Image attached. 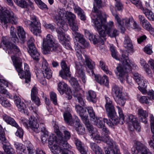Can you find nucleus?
<instances>
[{
	"label": "nucleus",
	"mask_w": 154,
	"mask_h": 154,
	"mask_svg": "<svg viewBox=\"0 0 154 154\" xmlns=\"http://www.w3.org/2000/svg\"><path fill=\"white\" fill-rule=\"evenodd\" d=\"M94 75L95 80L98 83L106 86L109 85L108 79L106 76L105 75L102 77L100 75H96L95 74Z\"/></svg>",
	"instance_id": "obj_32"
},
{
	"label": "nucleus",
	"mask_w": 154,
	"mask_h": 154,
	"mask_svg": "<svg viewBox=\"0 0 154 154\" xmlns=\"http://www.w3.org/2000/svg\"><path fill=\"white\" fill-rule=\"evenodd\" d=\"M110 10L113 15L115 17L116 20L117 21L119 28L121 30V32L124 33L125 30V26H129L133 23L134 19L132 18H125L121 20L118 15L113 13V9L111 8Z\"/></svg>",
	"instance_id": "obj_14"
},
{
	"label": "nucleus",
	"mask_w": 154,
	"mask_h": 154,
	"mask_svg": "<svg viewBox=\"0 0 154 154\" xmlns=\"http://www.w3.org/2000/svg\"><path fill=\"white\" fill-rule=\"evenodd\" d=\"M150 124L151 131L152 133L153 134L152 138L153 141H154V117L152 116L150 117ZM149 145L151 148H152L154 151V143L152 140H150L149 142Z\"/></svg>",
	"instance_id": "obj_38"
},
{
	"label": "nucleus",
	"mask_w": 154,
	"mask_h": 154,
	"mask_svg": "<svg viewBox=\"0 0 154 154\" xmlns=\"http://www.w3.org/2000/svg\"><path fill=\"white\" fill-rule=\"evenodd\" d=\"M87 113L88 114L91 118L90 119L93 121H95L97 119V117L96 116L95 113L92 107H89L87 108Z\"/></svg>",
	"instance_id": "obj_48"
},
{
	"label": "nucleus",
	"mask_w": 154,
	"mask_h": 154,
	"mask_svg": "<svg viewBox=\"0 0 154 154\" xmlns=\"http://www.w3.org/2000/svg\"><path fill=\"white\" fill-rule=\"evenodd\" d=\"M148 99H149V97L146 96H143L140 97L139 101L142 103L147 104L149 103L148 100Z\"/></svg>",
	"instance_id": "obj_62"
},
{
	"label": "nucleus",
	"mask_w": 154,
	"mask_h": 154,
	"mask_svg": "<svg viewBox=\"0 0 154 154\" xmlns=\"http://www.w3.org/2000/svg\"><path fill=\"white\" fill-rule=\"evenodd\" d=\"M2 42L3 44L5 45L6 48V51L9 54H11L13 53L15 54L16 55H14L13 57H11V58L14 56H16L19 57L17 56H19L21 55V52L20 49L15 44H12V43L9 42L6 39H3L2 40Z\"/></svg>",
	"instance_id": "obj_15"
},
{
	"label": "nucleus",
	"mask_w": 154,
	"mask_h": 154,
	"mask_svg": "<svg viewBox=\"0 0 154 154\" xmlns=\"http://www.w3.org/2000/svg\"><path fill=\"white\" fill-rule=\"evenodd\" d=\"M90 136L95 142L97 143H100L101 141L103 142L104 138L103 137H101L97 133V131L94 132L92 135H90Z\"/></svg>",
	"instance_id": "obj_43"
},
{
	"label": "nucleus",
	"mask_w": 154,
	"mask_h": 154,
	"mask_svg": "<svg viewBox=\"0 0 154 154\" xmlns=\"http://www.w3.org/2000/svg\"><path fill=\"white\" fill-rule=\"evenodd\" d=\"M5 86L8 87V84L7 82L4 79H0V92L2 94H7V90Z\"/></svg>",
	"instance_id": "obj_41"
},
{
	"label": "nucleus",
	"mask_w": 154,
	"mask_h": 154,
	"mask_svg": "<svg viewBox=\"0 0 154 154\" xmlns=\"http://www.w3.org/2000/svg\"><path fill=\"white\" fill-rule=\"evenodd\" d=\"M117 104L121 106H123L126 102V98L124 94L114 99Z\"/></svg>",
	"instance_id": "obj_45"
},
{
	"label": "nucleus",
	"mask_w": 154,
	"mask_h": 154,
	"mask_svg": "<svg viewBox=\"0 0 154 154\" xmlns=\"http://www.w3.org/2000/svg\"><path fill=\"white\" fill-rule=\"evenodd\" d=\"M141 9L143 11V13L145 14L146 16L148 19V16H150L151 15L153 14V13L148 8H144L143 7Z\"/></svg>",
	"instance_id": "obj_60"
},
{
	"label": "nucleus",
	"mask_w": 154,
	"mask_h": 154,
	"mask_svg": "<svg viewBox=\"0 0 154 154\" xmlns=\"http://www.w3.org/2000/svg\"><path fill=\"white\" fill-rule=\"evenodd\" d=\"M79 121L78 120V134H79L83 135L85 132V128L84 125Z\"/></svg>",
	"instance_id": "obj_50"
},
{
	"label": "nucleus",
	"mask_w": 154,
	"mask_h": 154,
	"mask_svg": "<svg viewBox=\"0 0 154 154\" xmlns=\"http://www.w3.org/2000/svg\"><path fill=\"white\" fill-rule=\"evenodd\" d=\"M90 146L91 149L96 154H104L101 148L96 143L91 142L90 143Z\"/></svg>",
	"instance_id": "obj_36"
},
{
	"label": "nucleus",
	"mask_w": 154,
	"mask_h": 154,
	"mask_svg": "<svg viewBox=\"0 0 154 154\" xmlns=\"http://www.w3.org/2000/svg\"><path fill=\"white\" fill-rule=\"evenodd\" d=\"M96 92L93 91L89 90L87 95V99L89 102L95 103L97 101Z\"/></svg>",
	"instance_id": "obj_37"
},
{
	"label": "nucleus",
	"mask_w": 154,
	"mask_h": 154,
	"mask_svg": "<svg viewBox=\"0 0 154 154\" xmlns=\"http://www.w3.org/2000/svg\"><path fill=\"white\" fill-rule=\"evenodd\" d=\"M112 144H107L109 145V148H105V154L107 152H108L109 154H121L119 149L118 146L115 145V143L112 141Z\"/></svg>",
	"instance_id": "obj_27"
},
{
	"label": "nucleus",
	"mask_w": 154,
	"mask_h": 154,
	"mask_svg": "<svg viewBox=\"0 0 154 154\" xmlns=\"http://www.w3.org/2000/svg\"><path fill=\"white\" fill-rule=\"evenodd\" d=\"M94 23L95 27L99 35L104 38L107 35L111 38H116L119 35V31L113 28V23L112 21L106 22V18L102 19Z\"/></svg>",
	"instance_id": "obj_2"
},
{
	"label": "nucleus",
	"mask_w": 154,
	"mask_h": 154,
	"mask_svg": "<svg viewBox=\"0 0 154 154\" xmlns=\"http://www.w3.org/2000/svg\"><path fill=\"white\" fill-rule=\"evenodd\" d=\"M57 90L60 94L64 93L69 94L70 92V90L67 84L64 82H61L58 83Z\"/></svg>",
	"instance_id": "obj_25"
},
{
	"label": "nucleus",
	"mask_w": 154,
	"mask_h": 154,
	"mask_svg": "<svg viewBox=\"0 0 154 154\" xmlns=\"http://www.w3.org/2000/svg\"><path fill=\"white\" fill-rule=\"evenodd\" d=\"M14 2L19 6L22 8H27L28 4L24 0H15Z\"/></svg>",
	"instance_id": "obj_49"
},
{
	"label": "nucleus",
	"mask_w": 154,
	"mask_h": 154,
	"mask_svg": "<svg viewBox=\"0 0 154 154\" xmlns=\"http://www.w3.org/2000/svg\"><path fill=\"white\" fill-rule=\"evenodd\" d=\"M0 140L2 141V143H4L8 141L5 137V133L4 130L2 127L0 125Z\"/></svg>",
	"instance_id": "obj_52"
},
{
	"label": "nucleus",
	"mask_w": 154,
	"mask_h": 154,
	"mask_svg": "<svg viewBox=\"0 0 154 154\" xmlns=\"http://www.w3.org/2000/svg\"><path fill=\"white\" fill-rule=\"evenodd\" d=\"M50 99L54 105L57 104V95L54 92H52L50 94Z\"/></svg>",
	"instance_id": "obj_58"
},
{
	"label": "nucleus",
	"mask_w": 154,
	"mask_h": 154,
	"mask_svg": "<svg viewBox=\"0 0 154 154\" xmlns=\"http://www.w3.org/2000/svg\"><path fill=\"white\" fill-rule=\"evenodd\" d=\"M79 84L78 83V87ZM78 90V111L79 116L83 122L89 120L88 119V114L87 109L84 107L85 104V102L84 92L80 88Z\"/></svg>",
	"instance_id": "obj_5"
},
{
	"label": "nucleus",
	"mask_w": 154,
	"mask_h": 154,
	"mask_svg": "<svg viewBox=\"0 0 154 154\" xmlns=\"http://www.w3.org/2000/svg\"><path fill=\"white\" fill-rule=\"evenodd\" d=\"M64 15V12L60 11L58 15L56 16L54 20L55 22L60 28H62L64 31H67L68 29V26L63 20V17Z\"/></svg>",
	"instance_id": "obj_19"
},
{
	"label": "nucleus",
	"mask_w": 154,
	"mask_h": 154,
	"mask_svg": "<svg viewBox=\"0 0 154 154\" xmlns=\"http://www.w3.org/2000/svg\"><path fill=\"white\" fill-rule=\"evenodd\" d=\"M0 103L5 107H10L11 106L9 102L7 100H5L2 97H0Z\"/></svg>",
	"instance_id": "obj_55"
},
{
	"label": "nucleus",
	"mask_w": 154,
	"mask_h": 154,
	"mask_svg": "<svg viewBox=\"0 0 154 154\" xmlns=\"http://www.w3.org/2000/svg\"><path fill=\"white\" fill-rule=\"evenodd\" d=\"M82 53L81 51L79 52L78 51V59L79 61V64L78 63V77L79 79L81 80L84 83L86 82V76L85 75L84 65L87 66L89 69L91 70L92 75H94V71L93 70L95 68V64L94 62L93 61L89 56L86 55H82L85 57V60L83 59Z\"/></svg>",
	"instance_id": "obj_3"
},
{
	"label": "nucleus",
	"mask_w": 154,
	"mask_h": 154,
	"mask_svg": "<svg viewBox=\"0 0 154 154\" xmlns=\"http://www.w3.org/2000/svg\"><path fill=\"white\" fill-rule=\"evenodd\" d=\"M48 142L49 146H52L54 143H57L56 136L53 135L50 136L48 140Z\"/></svg>",
	"instance_id": "obj_54"
},
{
	"label": "nucleus",
	"mask_w": 154,
	"mask_h": 154,
	"mask_svg": "<svg viewBox=\"0 0 154 154\" xmlns=\"http://www.w3.org/2000/svg\"><path fill=\"white\" fill-rule=\"evenodd\" d=\"M69 82L72 86L75 89V91H73V95L74 97H77V80L76 78L74 77H71L69 81Z\"/></svg>",
	"instance_id": "obj_44"
},
{
	"label": "nucleus",
	"mask_w": 154,
	"mask_h": 154,
	"mask_svg": "<svg viewBox=\"0 0 154 154\" xmlns=\"http://www.w3.org/2000/svg\"><path fill=\"white\" fill-rule=\"evenodd\" d=\"M95 3L94 5V10L92 11L90 14L91 18L92 20V22L94 23L96 21H99L106 18V17L102 15V11L99 10L102 7V2L101 0H94Z\"/></svg>",
	"instance_id": "obj_10"
},
{
	"label": "nucleus",
	"mask_w": 154,
	"mask_h": 154,
	"mask_svg": "<svg viewBox=\"0 0 154 154\" xmlns=\"http://www.w3.org/2000/svg\"><path fill=\"white\" fill-rule=\"evenodd\" d=\"M63 117L65 122L69 125L74 126V122H73L72 116L70 113L66 112L63 114Z\"/></svg>",
	"instance_id": "obj_40"
},
{
	"label": "nucleus",
	"mask_w": 154,
	"mask_h": 154,
	"mask_svg": "<svg viewBox=\"0 0 154 154\" xmlns=\"http://www.w3.org/2000/svg\"><path fill=\"white\" fill-rule=\"evenodd\" d=\"M15 31L16 30L14 28L13 26H11L10 29L11 40L13 42L16 43L18 42L19 39L16 35Z\"/></svg>",
	"instance_id": "obj_46"
},
{
	"label": "nucleus",
	"mask_w": 154,
	"mask_h": 154,
	"mask_svg": "<svg viewBox=\"0 0 154 154\" xmlns=\"http://www.w3.org/2000/svg\"><path fill=\"white\" fill-rule=\"evenodd\" d=\"M28 52L31 57L35 61H38L40 58V54L36 47L29 49Z\"/></svg>",
	"instance_id": "obj_33"
},
{
	"label": "nucleus",
	"mask_w": 154,
	"mask_h": 154,
	"mask_svg": "<svg viewBox=\"0 0 154 154\" xmlns=\"http://www.w3.org/2000/svg\"><path fill=\"white\" fill-rule=\"evenodd\" d=\"M34 41V39L32 37L30 38L28 40L27 42V44L29 48V49H30L31 48H33L34 47H35L33 43Z\"/></svg>",
	"instance_id": "obj_59"
},
{
	"label": "nucleus",
	"mask_w": 154,
	"mask_h": 154,
	"mask_svg": "<svg viewBox=\"0 0 154 154\" xmlns=\"http://www.w3.org/2000/svg\"><path fill=\"white\" fill-rule=\"evenodd\" d=\"M119 114V123H121V124H123V122L124 121H126L127 122H131L132 123L133 127L135 130L139 132L140 131V126L139 125L137 119L135 118H134L132 115H127L124 116L123 113V112L121 109L118 107Z\"/></svg>",
	"instance_id": "obj_11"
},
{
	"label": "nucleus",
	"mask_w": 154,
	"mask_h": 154,
	"mask_svg": "<svg viewBox=\"0 0 154 154\" xmlns=\"http://www.w3.org/2000/svg\"><path fill=\"white\" fill-rule=\"evenodd\" d=\"M63 138L60 137L59 144H54L49 146L51 151L54 154H59L62 151V154H74L69 150L71 147L66 140H63Z\"/></svg>",
	"instance_id": "obj_7"
},
{
	"label": "nucleus",
	"mask_w": 154,
	"mask_h": 154,
	"mask_svg": "<svg viewBox=\"0 0 154 154\" xmlns=\"http://www.w3.org/2000/svg\"><path fill=\"white\" fill-rule=\"evenodd\" d=\"M66 19L68 21L69 26L72 30V34L74 43L75 44L76 47H77L76 44L77 43V24L75 23V15L70 12L67 11L65 14Z\"/></svg>",
	"instance_id": "obj_13"
},
{
	"label": "nucleus",
	"mask_w": 154,
	"mask_h": 154,
	"mask_svg": "<svg viewBox=\"0 0 154 154\" xmlns=\"http://www.w3.org/2000/svg\"><path fill=\"white\" fill-rule=\"evenodd\" d=\"M7 95L8 96H7V97L10 99H14L15 103L19 111L27 115L28 114L29 112L28 108L25 103L21 101V99L19 97L16 95L13 96L7 94Z\"/></svg>",
	"instance_id": "obj_17"
},
{
	"label": "nucleus",
	"mask_w": 154,
	"mask_h": 154,
	"mask_svg": "<svg viewBox=\"0 0 154 154\" xmlns=\"http://www.w3.org/2000/svg\"><path fill=\"white\" fill-rule=\"evenodd\" d=\"M78 16L82 20L84 21L86 19V17L84 11L80 7H78Z\"/></svg>",
	"instance_id": "obj_51"
},
{
	"label": "nucleus",
	"mask_w": 154,
	"mask_h": 154,
	"mask_svg": "<svg viewBox=\"0 0 154 154\" xmlns=\"http://www.w3.org/2000/svg\"><path fill=\"white\" fill-rule=\"evenodd\" d=\"M14 146L17 152L23 150L24 149H26L23 144L17 142H14Z\"/></svg>",
	"instance_id": "obj_53"
},
{
	"label": "nucleus",
	"mask_w": 154,
	"mask_h": 154,
	"mask_svg": "<svg viewBox=\"0 0 154 154\" xmlns=\"http://www.w3.org/2000/svg\"><path fill=\"white\" fill-rule=\"evenodd\" d=\"M39 119L32 117L29 119V124L31 128L36 133H38L40 131V128L38 122Z\"/></svg>",
	"instance_id": "obj_24"
},
{
	"label": "nucleus",
	"mask_w": 154,
	"mask_h": 154,
	"mask_svg": "<svg viewBox=\"0 0 154 154\" xmlns=\"http://www.w3.org/2000/svg\"><path fill=\"white\" fill-rule=\"evenodd\" d=\"M106 104L105 107L107 115L111 116L112 115L117 116L115 108L113 104L112 101L108 97H105Z\"/></svg>",
	"instance_id": "obj_20"
},
{
	"label": "nucleus",
	"mask_w": 154,
	"mask_h": 154,
	"mask_svg": "<svg viewBox=\"0 0 154 154\" xmlns=\"http://www.w3.org/2000/svg\"><path fill=\"white\" fill-rule=\"evenodd\" d=\"M43 47L44 53L46 54L51 51H55L59 48L58 45L56 43L53 36L48 34L43 39Z\"/></svg>",
	"instance_id": "obj_8"
},
{
	"label": "nucleus",
	"mask_w": 154,
	"mask_h": 154,
	"mask_svg": "<svg viewBox=\"0 0 154 154\" xmlns=\"http://www.w3.org/2000/svg\"><path fill=\"white\" fill-rule=\"evenodd\" d=\"M24 23L34 35L37 36L41 32V24L36 16H31L30 20H25Z\"/></svg>",
	"instance_id": "obj_9"
},
{
	"label": "nucleus",
	"mask_w": 154,
	"mask_h": 154,
	"mask_svg": "<svg viewBox=\"0 0 154 154\" xmlns=\"http://www.w3.org/2000/svg\"><path fill=\"white\" fill-rule=\"evenodd\" d=\"M83 123L85 124L88 133L90 134V135L97 131V129L94 128L90 123L89 120L84 122Z\"/></svg>",
	"instance_id": "obj_39"
},
{
	"label": "nucleus",
	"mask_w": 154,
	"mask_h": 154,
	"mask_svg": "<svg viewBox=\"0 0 154 154\" xmlns=\"http://www.w3.org/2000/svg\"><path fill=\"white\" fill-rule=\"evenodd\" d=\"M56 32L58 34L57 36L58 39L62 44H63L64 42L66 41L67 40L65 37L64 34L61 30L57 29Z\"/></svg>",
	"instance_id": "obj_47"
},
{
	"label": "nucleus",
	"mask_w": 154,
	"mask_h": 154,
	"mask_svg": "<svg viewBox=\"0 0 154 154\" xmlns=\"http://www.w3.org/2000/svg\"><path fill=\"white\" fill-rule=\"evenodd\" d=\"M62 69L59 72V75L63 79H66L68 77L71 76L69 71V68L66 62L62 60L60 63Z\"/></svg>",
	"instance_id": "obj_21"
},
{
	"label": "nucleus",
	"mask_w": 154,
	"mask_h": 154,
	"mask_svg": "<svg viewBox=\"0 0 154 154\" xmlns=\"http://www.w3.org/2000/svg\"><path fill=\"white\" fill-rule=\"evenodd\" d=\"M116 2L115 9L116 11H122L123 6L119 0H115Z\"/></svg>",
	"instance_id": "obj_57"
},
{
	"label": "nucleus",
	"mask_w": 154,
	"mask_h": 154,
	"mask_svg": "<svg viewBox=\"0 0 154 154\" xmlns=\"http://www.w3.org/2000/svg\"><path fill=\"white\" fill-rule=\"evenodd\" d=\"M85 33L86 37L88 38L90 41H92L94 44H96L98 43L102 45L104 44L103 40L101 38L102 37L94 35L87 30H85Z\"/></svg>",
	"instance_id": "obj_22"
},
{
	"label": "nucleus",
	"mask_w": 154,
	"mask_h": 154,
	"mask_svg": "<svg viewBox=\"0 0 154 154\" xmlns=\"http://www.w3.org/2000/svg\"><path fill=\"white\" fill-rule=\"evenodd\" d=\"M35 72L37 78L40 79L42 76L48 79H50L52 76V72L48 64L45 60H43L42 68V72L37 68L35 69Z\"/></svg>",
	"instance_id": "obj_12"
},
{
	"label": "nucleus",
	"mask_w": 154,
	"mask_h": 154,
	"mask_svg": "<svg viewBox=\"0 0 154 154\" xmlns=\"http://www.w3.org/2000/svg\"><path fill=\"white\" fill-rule=\"evenodd\" d=\"M108 119L104 118L103 122L106 123L110 127L113 128L114 125H117L119 123V117L118 116L112 115L111 116L107 115Z\"/></svg>",
	"instance_id": "obj_23"
},
{
	"label": "nucleus",
	"mask_w": 154,
	"mask_h": 154,
	"mask_svg": "<svg viewBox=\"0 0 154 154\" xmlns=\"http://www.w3.org/2000/svg\"><path fill=\"white\" fill-rule=\"evenodd\" d=\"M3 119L8 124L16 128L17 130L15 133V135L20 138L23 137V131L22 128L20 127L14 119L8 116L7 115L3 116Z\"/></svg>",
	"instance_id": "obj_16"
},
{
	"label": "nucleus",
	"mask_w": 154,
	"mask_h": 154,
	"mask_svg": "<svg viewBox=\"0 0 154 154\" xmlns=\"http://www.w3.org/2000/svg\"><path fill=\"white\" fill-rule=\"evenodd\" d=\"M78 42H79L78 43V47L79 46L81 48H84L88 47L89 44L85 40L82 35L78 32Z\"/></svg>",
	"instance_id": "obj_30"
},
{
	"label": "nucleus",
	"mask_w": 154,
	"mask_h": 154,
	"mask_svg": "<svg viewBox=\"0 0 154 154\" xmlns=\"http://www.w3.org/2000/svg\"><path fill=\"white\" fill-rule=\"evenodd\" d=\"M17 33L19 37L23 43L25 42L26 38V32L23 28L20 26L17 27Z\"/></svg>",
	"instance_id": "obj_42"
},
{
	"label": "nucleus",
	"mask_w": 154,
	"mask_h": 154,
	"mask_svg": "<svg viewBox=\"0 0 154 154\" xmlns=\"http://www.w3.org/2000/svg\"><path fill=\"white\" fill-rule=\"evenodd\" d=\"M110 50L111 52L112 57L116 59L119 60L120 59H118L117 55V52L116 51L115 47L113 46H111L110 48Z\"/></svg>",
	"instance_id": "obj_56"
},
{
	"label": "nucleus",
	"mask_w": 154,
	"mask_h": 154,
	"mask_svg": "<svg viewBox=\"0 0 154 154\" xmlns=\"http://www.w3.org/2000/svg\"><path fill=\"white\" fill-rule=\"evenodd\" d=\"M0 20L6 28L7 27V23H10L16 24L17 20V17L12 11L2 7L0 8Z\"/></svg>",
	"instance_id": "obj_6"
},
{
	"label": "nucleus",
	"mask_w": 154,
	"mask_h": 154,
	"mask_svg": "<svg viewBox=\"0 0 154 154\" xmlns=\"http://www.w3.org/2000/svg\"><path fill=\"white\" fill-rule=\"evenodd\" d=\"M136 82L139 85L138 87L139 90L141 91H143L147 86V83L146 80L140 78H139V79H137Z\"/></svg>",
	"instance_id": "obj_35"
},
{
	"label": "nucleus",
	"mask_w": 154,
	"mask_h": 154,
	"mask_svg": "<svg viewBox=\"0 0 154 154\" xmlns=\"http://www.w3.org/2000/svg\"><path fill=\"white\" fill-rule=\"evenodd\" d=\"M132 3L135 5L137 8L141 9L143 7L142 3L140 0H130Z\"/></svg>",
	"instance_id": "obj_61"
},
{
	"label": "nucleus",
	"mask_w": 154,
	"mask_h": 154,
	"mask_svg": "<svg viewBox=\"0 0 154 154\" xmlns=\"http://www.w3.org/2000/svg\"><path fill=\"white\" fill-rule=\"evenodd\" d=\"M31 145L32 144L30 143L29 146L27 147V149L28 151V154H37V151H36L31 148L32 147H30Z\"/></svg>",
	"instance_id": "obj_64"
},
{
	"label": "nucleus",
	"mask_w": 154,
	"mask_h": 154,
	"mask_svg": "<svg viewBox=\"0 0 154 154\" xmlns=\"http://www.w3.org/2000/svg\"><path fill=\"white\" fill-rule=\"evenodd\" d=\"M144 49L145 52L148 54H151L152 52V47L150 46L147 45L144 48Z\"/></svg>",
	"instance_id": "obj_63"
},
{
	"label": "nucleus",
	"mask_w": 154,
	"mask_h": 154,
	"mask_svg": "<svg viewBox=\"0 0 154 154\" xmlns=\"http://www.w3.org/2000/svg\"><path fill=\"white\" fill-rule=\"evenodd\" d=\"M112 94L114 99L124 94L121 88L116 85L113 86L112 88Z\"/></svg>",
	"instance_id": "obj_34"
},
{
	"label": "nucleus",
	"mask_w": 154,
	"mask_h": 154,
	"mask_svg": "<svg viewBox=\"0 0 154 154\" xmlns=\"http://www.w3.org/2000/svg\"><path fill=\"white\" fill-rule=\"evenodd\" d=\"M124 46L127 52H123L120 57V61L122 62L121 66L116 68V70L115 71V73L118 76V79L121 82H123L127 78V73L130 72L131 70V65H133L131 60L129 59L128 56V52L133 51V46L130 37L128 36L125 37L124 41Z\"/></svg>",
	"instance_id": "obj_1"
},
{
	"label": "nucleus",
	"mask_w": 154,
	"mask_h": 154,
	"mask_svg": "<svg viewBox=\"0 0 154 154\" xmlns=\"http://www.w3.org/2000/svg\"><path fill=\"white\" fill-rule=\"evenodd\" d=\"M38 94V89L36 87L34 86L31 91V99L32 102H34L37 105L39 106L40 105V101L39 98L37 96Z\"/></svg>",
	"instance_id": "obj_26"
},
{
	"label": "nucleus",
	"mask_w": 154,
	"mask_h": 154,
	"mask_svg": "<svg viewBox=\"0 0 154 154\" xmlns=\"http://www.w3.org/2000/svg\"><path fill=\"white\" fill-rule=\"evenodd\" d=\"M102 134L104 138L103 142L107 144H112V140L111 139L109 136L110 134V132L108 129L105 126L102 128Z\"/></svg>",
	"instance_id": "obj_28"
},
{
	"label": "nucleus",
	"mask_w": 154,
	"mask_h": 154,
	"mask_svg": "<svg viewBox=\"0 0 154 154\" xmlns=\"http://www.w3.org/2000/svg\"><path fill=\"white\" fill-rule=\"evenodd\" d=\"M131 151L133 154H137L140 153L141 154H152L151 152L148 151L146 147L140 142H136L135 145L132 148Z\"/></svg>",
	"instance_id": "obj_18"
},
{
	"label": "nucleus",
	"mask_w": 154,
	"mask_h": 154,
	"mask_svg": "<svg viewBox=\"0 0 154 154\" xmlns=\"http://www.w3.org/2000/svg\"><path fill=\"white\" fill-rule=\"evenodd\" d=\"M13 64L16 69L21 79L24 78L26 83H28L30 81L31 74L28 65L24 64V71L21 69L22 60L20 58L16 56L12 57Z\"/></svg>",
	"instance_id": "obj_4"
},
{
	"label": "nucleus",
	"mask_w": 154,
	"mask_h": 154,
	"mask_svg": "<svg viewBox=\"0 0 154 154\" xmlns=\"http://www.w3.org/2000/svg\"><path fill=\"white\" fill-rule=\"evenodd\" d=\"M138 118L141 122L146 124L147 122V117L148 116V113L146 111L142 109H139L138 110Z\"/></svg>",
	"instance_id": "obj_31"
},
{
	"label": "nucleus",
	"mask_w": 154,
	"mask_h": 154,
	"mask_svg": "<svg viewBox=\"0 0 154 154\" xmlns=\"http://www.w3.org/2000/svg\"><path fill=\"white\" fill-rule=\"evenodd\" d=\"M54 131L57 135L59 137V140L60 139V137H62L63 138V140H66L67 141V140L69 139L70 137V133L68 131L65 130L63 131L64 134V137L62 136V134L60 131L57 125H55L54 126Z\"/></svg>",
	"instance_id": "obj_29"
}]
</instances>
